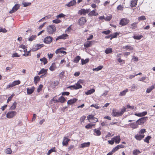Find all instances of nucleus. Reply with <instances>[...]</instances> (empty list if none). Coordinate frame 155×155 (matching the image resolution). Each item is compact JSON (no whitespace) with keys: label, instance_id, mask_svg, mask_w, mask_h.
I'll return each mask as SVG.
<instances>
[{"label":"nucleus","instance_id":"nucleus-35","mask_svg":"<svg viewBox=\"0 0 155 155\" xmlns=\"http://www.w3.org/2000/svg\"><path fill=\"white\" fill-rule=\"evenodd\" d=\"M112 52V49L111 48H107L105 51V53L106 54L111 53Z\"/></svg>","mask_w":155,"mask_h":155},{"label":"nucleus","instance_id":"nucleus-15","mask_svg":"<svg viewBox=\"0 0 155 155\" xmlns=\"http://www.w3.org/2000/svg\"><path fill=\"white\" fill-rule=\"evenodd\" d=\"M147 111H143L141 113H135L134 114V115L135 116H138L139 117H143L146 115H147Z\"/></svg>","mask_w":155,"mask_h":155},{"label":"nucleus","instance_id":"nucleus-1","mask_svg":"<svg viewBox=\"0 0 155 155\" xmlns=\"http://www.w3.org/2000/svg\"><path fill=\"white\" fill-rule=\"evenodd\" d=\"M34 31V30L30 29L26 31L27 35L29 36V37L28 38V39H35L36 38V35H32Z\"/></svg>","mask_w":155,"mask_h":155},{"label":"nucleus","instance_id":"nucleus-8","mask_svg":"<svg viewBox=\"0 0 155 155\" xmlns=\"http://www.w3.org/2000/svg\"><path fill=\"white\" fill-rule=\"evenodd\" d=\"M86 21L87 20L86 17H82L80 18L79 21H78V23L79 25L81 26L84 25Z\"/></svg>","mask_w":155,"mask_h":155},{"label":"nucleus","instance_id":"nucleus-22","mask_svg":"<svg viewBox=\"0 0 155 155\" xmlns=\"http://www.w3.org/2000/svg\"><path fill=\"white\" fill-rule=\"evenodd\" d=\"M70 140V139L66 138V137H64V140L62 142V144L64 146H67L68 143Z\"/></svg>","mask_w":155,"mask_h":155},{"label":"nucleus","instance_id":"nucleus-57","mask_svg":"<svg viewBox=\"0 0 155 155\" xmlns=\"http://www.w3.org/2000/svg\"><path fill=\"white\" fill-rule=\"evenodd\" d=\"M137 85H135V84H133L131 88V91H133L135 89H137Z\"/></svg>","mask_w":155,"mask_h":155},{"label":"nucleus","instance_id":"nucleus-34","mask_svg":"<svg viewBox=\"0 0 155 155\" xmlns=\"http://www.w3.org/2000/svg\"><path fill=\"white\" fill-rule=\"evenodd\" d=\"M119 33L118 32H116L113 34H110L111 38L110 39L116 38L118 35H119Z\"/></svg>","mask_w":155,"mask_h":155},{"label":"nucleus","instance_id":"nucleus-63","mask_svg":"<svg viewBox=\"0 0 155 155\" xmlns=\"http://www.w3.org/2000/svg\"><path fill=\"white\" fill-rule=\"evenodd\" d=\"M7 31V30L5 28L0 27V32H2L5 33Z\"/></svg>","mask_w":155,"mask_h":155},{"label":"nucleus","instance_id":"nucleus-52","mask_svg":"<svg viewBox=\"0 0 155 155\" xmlns=\"http://www.w3.org/2000/svg\"><path fill=\"white\" fill-rule=\"evenodd\" d=\"M52 41V39H50L48 40V39H44V42L46 44H49L51 43Z\"/></svg>","mask_w":155,"mask_h":155},{"label":"nucleus","instance_id":"nucleus-62","mask_svg":"<svg viewBox=\"0 0 155 155\" xmlns=\"http://www.w3.org/2000/svg\"><path fill=\"white\" fill-rule=\"evenodd\" d=\"M20 55H19L17 53H15L12 54V57H20Z\"/></svg>","mask_w":155,"mask_h":155},{"label":"nucleus","instance_id":"nucleus-46","mask_svg":"<svg viewBox=\"0 0 155 155\" xmlns=\"http://www.w3.org/2000/svg\"><path fill=\"white\" fill-rule=\"evenodd\" d=\"M12 152V150L10 148H8L5 150V153L6 154H10Z\"/></svg>","mask_w":155,"mask_h":155},{"label":"nucleus","instance_id":"nucleus-5","mask_svg":"<svg viewBox=\"0 0 155 155\" xmlns=\"http://www.w3.org/2000/svg\"><path fill=\"white\" fill-rule=\"evenodd\" d=\"M129 21V20L127 18H123L120 20L119 24L122 26L128 24Z\"/></svg>","mask_w":155,"mask_h":155},{"label":"nucleus","instance_id":"nucleus-18","mask_svg":"<svg viewBox=\"0 0 155 155\" xmlns=\"http://www.w3.org/2000/svg\"><path fill=\"white\" fill-rule=\"evenodd\" d=\"M96 9H94L91 12H90L88 14V15L89 16H96L98 15V14L96 12Z\"/></svg>","mask_w":155,"mask_h":155},{"label":"nucleus","instance_id":"nucleus-51","mask_svg":"<svg viewBox=\"0 0 155 155\" xmlns=\"http://www.w3.org/2000/svg\"><path fill=\"white\" fill-rule=\"evenodd\" d=\"M143 37V36L141 35H134L133 38L134 39H141Z\"/></svg>","mask_w":155,"mask_h":155},{"label":"nucleus","instance_id":"nucleus-56","mask_svg":"<svg viewBox=\"0 0 155 155\" xmlns=\"http://www.w3.org/2000/svg\"><path fill=\"white\" fill-rule=\"evenodd\" d=\"M43 87V85L42 84H40L39 85L37 89V91L38 93H39L42 90Z\"/></svg>","mask_w":155,"mask_h":155},{"label":"nucleus","instance_id":"nucleus-47","mask_svg":"<svg viewBox=\"0 0 155 155\" xmlns=\"http://www.w3.org/2000/svg\"><path fill=\"white\" fill-rule=\"evenodd\" d=\"M95 125L94 124H88L85 126L86 128L87 129H90L92 128V127Z\"/></svg>","mask_w":155,"mask_h":155},{"label":"nucleus","instance_id":"nucleus-31","mask_svg":"<svg viewBox=\"0 0 155 155\" xmlns=\"http://www.w3.org/2000/svg\"><path fill=\"white\" fill-rule=\"evenodd\" d=\"M58 99L59 102L61 103H64L66 101V99H65L64 97L62 96L59 97Z\"/></svg>","mask_w":155,"mask_h":155},{"label":"nucleus","instance_id":"nucleus-53","mask_svg":"<svg viewBox=\"0 0 155 155\" xmlns=\"http://www.w3.org/2000/svg\"><path fill=\"white\" fill-rule=\"evenodd\" d=\"M31 51V50H30L28 51H27L26 52V53H25L23 54V55L24 56H25V57H27L28 56L31 55V53L30 52Z\"/></svg>","mask_w":155,"mask_h":155},{"label":"nucleus","instance_id":"nucleus-7","mask_svg":"<svg viewBox=\"0 0 155 155\" xmlns=\"http://www.w3.org/2000/svg\"><path fill=\"white\" fill-rule=\"evenodd\" d=\"M66 48L64 47H61L57 49L55 51V53L56 54H58V53H62L64 54H67V52L64 51L63 50H66Z\"/></svg>","mask_w":155,"mask_h":155},{"label":"nucleus","instance_id":"nucleus-61","mask_svg":"<svg viewBox=\"0 0 155 155\" xmlns=\"http://www.w3.org/2000/svg\"><path fill=\"white\" fill-rule=\"evenodd\" d=\"M69 94H70L69 92H67V91L61 93V94L62 95V96H65V95L68 96L69 95Z\"/></svg>","mask_w":155,"mask_h":155},{"label":"nucleus","instance_id":"nucleus-14","mask_svg":"<svg viewBox=\"0 0 155 155\" xmlns=\"http://www.w3.org/2000/svg\"><path fill=\"white\" fill-rule=\"evenodd\" d=\"M90 142H85L81 144L80 147L81 148H84L85 147H88L90 145Z\"/></svg>","mask_w":155,"mask_h":155},{"label":"nucleus","instance_id":"nucleus-64","mask_svg":"<svg viewBox=\"0 0 155 155\" xmlns=\"http://www.w3.org/2000/svg\"><path fill=\"white\" fill-rule=\"evenodd\" d=\"M65 16V15L63 13H61L59 15H58L57 16V18H63Z\"/></svg>","mask_w":155,"mask_h":155},{"label":"nucleus","instance_id":"nucleus-36","mask_svg":"<svg viewBox=\"0 0 155 155\" xmlns=\"http://www.w3.org/2000/svg\"><path fill=\"white\" fill-rule=\"evenodd\" d=\"M151 138V137L150 136H147V137L145 138L144 140L145 142L147 143H149V140Z\"/></svg>","mask_w":155,"mask_h":155},{"label":"nucleus","instance_id":"nucleus-6","mask_svg":"<svg viewBox=\"0 0 155 155\" xmlns=\"http://www.w3.org/2000/svg\"><path fill=\"white\" fill-rule=\"evenodd\" d=\"M17 114V112L15 111H11L8 112L6 114L7 118H11L14 117Z\"/></svg>","mask_w":155,"mask_h":155},{"label":"nucleus","instance_id":"nucleus-37","mask_svg":"<svg viewBox=\"0 0 155 155\" xmlns=\"http://www.w3.org/2000/svg\"><path fill=\"white\" fill-rule=\"evenodd\" d=\"M103 67V66L102 65H100L97 67V68H93V70L94 71H97L101 70Z\"/></svg>","mask_w":155,"mask_h":155},{"label":"nucleus","instance_id":"nucleus-50","mask_svg":"<svg viewBox=\"0 0 155 155\" xmlns=\"http://www.w3.org/2000/svg\"><path fill=\"white\" fill-rule=\"evenodd\" d=\"M126 108L124 107L121 110V111L120 112V114L121 116L124 114V113L126 111Z\"/></svg>","mask_w":155,"mask_h":155},{"label":"nucleus","instance_id":"nucleus-40","mask_svg":"<svg viewBox=\"0 0 155 155\" xmlns=\"http://www.w3.org/2000/svg\"><path fill=\"white\" fill-rule=\"evenodd\" d=\"M141 153L139 150L135 149L134 150L133 153V155H138V154L140 153Z\"/></svg>","mask_w":155,"mask_h":155},{"label":"nucleus","instance_id":"nucleus-4","mask_svg":"<svg viewBox=\"0 0 155 155\" xmlns=\"http://www.w3.org/2000/svg\"><path fill=\"white\" fill-rule=\"evenodd\" d=\"M56 30L54 25H50L47 27V31L49 34H52Z\"/></svg>","mask_w":155,"mask_h":155},{"label":"nucleus","instance_id":"nucleus-21","mask_svg":"<svg viewBox=\"0 0 155 155\" xmlns=\"http://www.w3.org/2000/svg\"><path fill=\"white\" fill-rule=\"evenodd\" d=\"M144 134H137L135 135V138L138 140H140L142 139L144 137Z\"/></svg>","mask_w":155,"mask_h":155},{"label":"nucleus","instance_id":"nucleus-3","mask_svg":"<svg viewBox=\"0 0 155 155\" xmlns=\"http://www.w3.org/2000/svg\"><path fill=\"white\" fill-rule=\"evenodd\" d=\"M91 10L89 8L86 9L82 8L78 11V14L81 15H85L86 14L88 13Z\"/></svg>","mask_w":155,"mask_h":155},{"label":"nucleus","instance_id":"nucleus-43","mask_svg":"<svg viewBox=\"0 0 155 155\" xmlns=\"http://www.w3.org/2000/svg\"><path fill=\"white\" fill-rule=\"evenodd\" d=\"M20 81L19 80H16L14 81L12 83V84L14 86H15L16 85H18L20 83Z\"/></svg>","mask_w":155,"mask_h":155},{"label":"nucleus","instance_id":"nucleus-59","mask_svg":"<svg viewBox=\"0 0 155 155\" xmlns=\"http://www.w3.org/2000/svg\"><path fill=\"white\" fill-rule=\"evenodd\" d=\"M61 21L58 18L53 20L52 21V22L53 23H55L56 24H58V23H59L61 22Z\"/></svg>","mask_w":155,"mask_h":155},{"label":"nucleus","instance_id":"nucleus-32","mask_svg":"<svg viewBox=\"0 0 155 155\" xmlns=\"http://www.w3.org/2000/svg\"><path fill=\"white\" fill-rule=\"evenodd\" d=\"M40 80V77L38 76L35 77L34 81L35 84H36Z\"/></svg>","mask_w":155,"mask_h":155},{"label":"nucleus","instance_id":"nucleus-27","mask_svg":"<svg viewBox=\"0 0 155 155\" xmlns=\"http://www.w3.org/2000/svg\"><path fill=\"white\" fill-rule=\"evenodd\" d=\"M81 59V58L79 56H77L74 58L73 62L76 63H78Z\"/></svg>","mask_w":155,"mask_h":155},{"label":"nucleus","instance_id":"nucleus-13","mask_svg":"<svg viewBox=\"0 0 155 155\" xmlns=\"http://www.w3.org/2000/svg\"><path fill=\"white\" fill-rule=\"evenodd\" d=\"M78 100V99L76 98H74L70 99L67 101L68 105H72L75 103Z\"/></svg>","mask_w":155,"mask_h":155},{"label":"nucleus","instance_id":"nucleus-19","mask_svg":"<svg viewBox=\"0 0 155 155\" xmlns=\"http://www.w3.org/2000/svg\"><path fill=\"white\" fill-rule=\"evenodd\" d=\"M125 147L124 146V145L121 144V145H118L117 146H116L113 149V151H114V152L117 150L119 149L124 148Z\"/></svg>","mask_w":155,"mask_h":155},{"label":"nucleus","instance_id":"nucleus-16","mask_svg":"<svg viewBox=\"0 0 155 155\" xmlns=\"http://www.w3.org/2000/svg\"><path fill=\"white\" fill-rule=\"evenodd\" d=\"M120 112L116 111V109H114L112 111V114L114 117H119L121 115L120 114Z\"/></svg>","mask_w":155,"mask_h":155},{"label":"nucleus","instance_id":"nucleus-11","mask_svg":"<svg viewBox=\"0 0 155 155\" xmlns=\"http://www.w3.org/2000/svg\"><path fill=\"white\" fill-rule=\"evenodd\" d=\"M94 41H87L84 44V46L86 48L91 47L93 44Z\"/></svg>","mask_w":155,"mask_h":155},{"label":"nucleus","instance_id":"nucleus-39","mask_svg":"<svg viewBox=\"0 0 155 155\" xmlns=\"http://www.w3.org/2000/svg\"><path fill=\"white\" fill-rule=\"evenodd\" d=\"M40 61L43 62L44 64L45 65L48 63V61L45 57L40 58Z\"/></svg>","mask_w":155,"mask_h":155},{"label":"nucleus","instance_id":"nucleus-10","mask_svg":"<svg viewBox=\"0 0 155 155\" xmlns=\"http://www.w3.org/2000/svg\"><path fill=\"white\" fill-rule=\"evenodd\" d=\"M35 87L33 86L31 88H28L27 89V94L28 95H31L34 92L35 89Z\"/></svg>","mask_w":155,"mask_h":155},{"label":"nucleus","instance_id":"nucleus-33","mask_svg":"<svg viewBox=\"0 0 155 155\" xmlns=\"http://www.w3.org/2000/svg\"><path fill=\"white\" fill-rule=\"evenodd\" d=\"M129 125L131 128L134 129L136 128H137L138 127L137 124H135L134 123H130Z\"/></svg>","mask_w":155,"mask_h":155},{"label":"nucleus","instance_id":"nucleus-29","mask_svg":"<svg viewBox=\"0 0 155 155\" xmlns=\"http://www.w3.org/2000/svg\"><path fill=\"white\" fill-rule=\"evenodd\" d=\"M89 61V59L87 58L84 60L83 58L81 59V64L82 65L84 64Z\"/></svg>","mask_w":155,"mask_h":155},{"label":"nucleus","instance_id":"nucleus-23","mask_svg":"<svg viewBox=\"0 0 155 155\" xmlns=\"http://www.w3.org/2000/svg\"><path fill=\"white\" fill-rule=\"evenodd\" d=\"M94 132L93 134L94 135L99 136L101 134V132L99 130L95 129H94Z\"/></svg>","mask_w":155,"mask_h":155},{"label":"nucleus","instance_id":"nucleus-30","mask_svg":"<svg viewBox=\"0 0 155 155\" xmlns=\"http://www.w3.org/2000/svg\"><path fill=\"white\" fill-rule=\"evenodd\" d=\"M48 69H45L44 68H42L41 70V71L38 73V74L40 75L43 74H46L47 73Z\"/></svg>","mask_w":155,"mask_h":155},{"label":"nucleus","instance_id":"nucleus-44","mask_svg":"<svg viewBox=\"0 0 155 155\" xmlns=\"http://www.w3.org/2000/svg\"><path fill=\"white\" fill-rule=\"evenodd\" d=\"M75 85L76 90L81 88L82 87V86L78 82L75 84Z\"/></svg>","mask_w":155,"mask_h":155},{"label":"nucleus","instance_id":"nucleus-2","mask_svg":"<svg viewBox=\"0 0 155 155\" xmlns=\"http://www.w3.org/2000/svg\"><path fill=\"white\" fill-rule=\"evenodd\" d=\"M147 117H144L139 119L136 122L137 125L143 124L147 120Z\"/></svg>","mask_w":155,"mask_h":155},{"label":"nucleus","instance_id":"nucleus-17","mask_svg":"<svg viewBox=\"0 0 155 155\" xmlns=\"http://www.w3.org/2000/svg\"><path fill=\"white\" fill-rule=\"evenodd\" d=\"M76 4V2L75 0H73L71 1L70 2L66 5L68 7H70L71 6H73L75 5Z\"/></svg>","mask_w":155,"mask_h":155},{"label":"nucleus","instance_id":"nucleus-41","mask_svg":"<svg viewBox=\"0 0 155 155\" xmlns=\"http://www.w3.org/2000/svg\"><path fill=\"white\" fill-rule=\"evenodd\" d=\"M128 91V89L125 90L120 92L119 95L120 96H123L125 95L126 93Z\"/></svg>","mask_w":155,"mask_h":155},{"label":"nucleus","instance_id":"nucleus-25","mask_svg":"<svg viewBox=\"0 0 155 155\" xmlns=\"http://www.w3.org/2000/svg\"><path fill=\"white\" fill-rule=\"evenodd\" d=\"M95 91V89L92 88L90 90H88L85 92V94L87 95L91 94L94 93Z\"/></svg>","mask_w":155,"mask_h":155},{"label":"nucleus","instance_id":"nucleus-38","mask_svg":"<svg viewBox=\"0 0 155 155\" xmlns=\"http://www.w3.org/2000/svg\"><path fill=\"white\" fill-rule=\"evenodd\" d=\"M53 152H55V148L54 147L52 148L51 149L49 150L47 153V154L48 155H49L51 153Z\"/></svg>","mask_w":155,"mask_h":155},{"label":"nucleus","instance_id":"nucleus-49","mask_svg":"<svg viewBox=\"0 0 155 155\" xmlns=\"http://www.w3.org/2000/svg\"><path fill=\"white\" fill-rule=\"evenodd\" d=\"M17 104V103L15 102H14L12 105L10 107V109L12 110H14L16 107Z\"/></svg>","mask_w":155,"mask_h":155},{"label":"nucleus","instance_id":"nucleus-26","mask_svg":"<svg viewBox=\"0 0 155 155\" xmlns=\"http://www.w3.org/2000/svg\"><path fill=\"white\" fill-rule=\"evenodd\" d=\"M59 84V82L57 81H54L52 82L51 83V87L53 88H55Z\"/></svg>","mask_w":155,"mask_h":155},{"label":"nucleus","instance_id":"nucleus-12","mask_svg":"<svg viewBox=\"0 0 155 155\" xmlns=\"http://www.w3.org/2000/svg\"><path fill=\"white\" fill-rule=\"evenodd\" d=\"M112 139L114 140V142L116 143H119L121 139L119 135L117 136L112 138Z\"/></svg>","mask_w":155,"mask_h":155},{"label":"nucleus","instance_id":"nucleus-24","mask_svg":"<svg viewBox=\"0 0 155 155\" xmlns=\"http://www.w3.org/2000/svg\"><path fill=\"white\" fill-rule=\"evenodd\" d=\"M138 0H132L130 2V6L131 7H136L137 5Z\"/></svg>","mask_w":155,"mask_h":155},{"label":"nucleus","instance_id":"nucleus-28","mask_svg":"<svg viewBox=\"0 0 155 155\" xmlns=\"http://www.w3.org/2000/svg\"><path fill=\"white\" fill-rule=\"evenodd\" d=\"M154 88V85H152L151 86L149 87V88L147 89L146 90V92L147 93H150L152 90Z\"/></svg>","mask_w":155,"mask_h":155},{"label":"nucleus","instance_id":"nucleus-54","mask_svg":"<svg viewBox=\"0 0 155 155\" xmlns=\"http://www.w3.org/2000/svg\"><path fill=\"white\" fill-rule=\"evenodd\" d=\"M124 49H130L131 50L133 49V48L130 46L126 45L123 47Z\"/></svg>","mask_w":155,"mask_h":155},{"label":"nucleus","instance_id":"nucleus-45","mask_svg":"<svg viewBox=\"0 0 155 155\" xmlns=\"http://www.w3.org/2000/svg\"><path fill=\"white\" fill-rule=\"evenodd\" d=\"M44 46V44H36L34 46V47L35 46V47H36L37 48H38V50L41 48V47Z\"/></svg>","mask_w":155,"mask_h":155},{"label":"nucleus","instance_id":"nucleus-42","mask_svg":"<svg viewBox=\"0 0 155 155\" xmlns=\"http://www.w3.org/2000/svg\"><path fill=\"white\" fill-rule=\"evenodd\" d=\"M94 115L93 114L89 115L87 116V120H93L94 118Z\"/></svg>","mask_w":155,"mask_h":155},{"label":"nucleus","instance_id":"nucleus-48","mask_svg":"<svg viewBox=\"0 0 155 155\" xmlns=\"http://www.w3.org/2000/svg\"><path fill=\"white\" fill-rule=\"evenodd\" d=\"M155 113V112L154 111V109H151L150 110L148 114L150 115V116H153L154 115Z\"/></svg>","mask_w":155,"mask_h":155},{"label":"nucleus","instance_id":"nucleus-60","mask_svg":"<svg viewBox=\"0 0 155 155\" xmlns=\"http://www.w3.org/2000/svg\"><path fill=\"white\" fill-rule=\"evenodd\" d=\"M22 4H23L24 7H26L31 5V3L30 2H24V3H23Z\"/></svg>","mask_w":155,"mask_h":155},{"label":"nucleus","instance_id":"nucleus-55","mask_svg":"<svg viewBox=\"0 0 155 155\" xmlns=\"http://www.w3.org/2000/svg\"><path fill=\"white\" fill-rule=\"evenodd\" d=\"M146 19L145 16L144 15H142L138 17V19L139 21H142L145 20Z\"/></svg>","mask_w":155,"mask_h":155},{"label":"nucleus","instance_id":"nucleus-58","mask_svg":"<svg viewBox=\"0 0 155 155\" xmlns=\"http://www.w3.org/2000/svg\"><path fill=\"white\" fill-rule=\"evenodd\" d=\"M110 31L108 30L106 31H104L102 32V33L107 35L109 34L110 33Z\"/></svg>","mask_w":155,"mask_h":155},{"label":"nucleus","instance_id":"nucleus-20","mask_svg":"<svg viewBox=\"0 0 155 155\" xmlns=\"http://www.w3.org/2000/svg\"><path fill=\"white\" fill-rule=\"evenodd\" d=\"M69 38L68 35L66 34H63L57 37L56 39H66Z\"/></svg>","mask_w":155,"mask_h":155},{"label":"nucleus","instance_id":"nucleus-9","mask_svg":"<svg viewBox=\"0 0 155 155\" xmlns=\"http://www.w3.org/2000/svg\"><path fill=\"white\" fill-rule=\"evenodd\" d=\"M19 5L18 4H15L13 7L12 10L9 11V13L12 14L16 11L19 8Z\"/></svg>","mask_w":155,"mask_h":155}]
</instances>
